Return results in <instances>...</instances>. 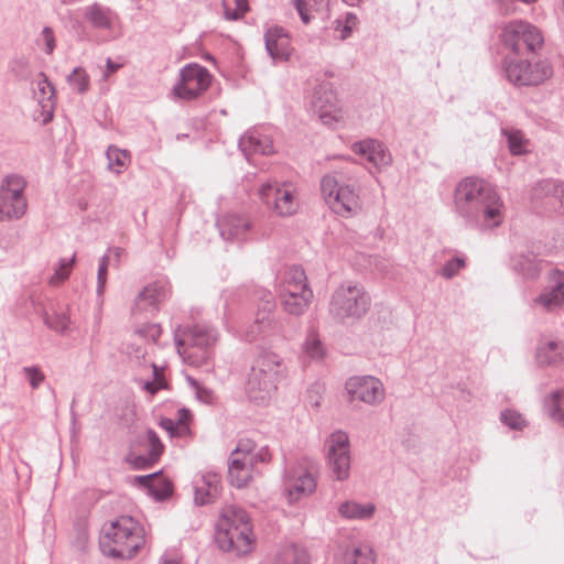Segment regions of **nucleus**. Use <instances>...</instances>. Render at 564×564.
<instances>
[{
  "mask_svg": "<svg viewBox=\"0 0 564 564\" xmlns=\"http://www.w3.org/2000/svg\"><path fill=\"white\" fill-rule=\"evenodd\" d=\"M325 393V386L321 382L312 383L305 391L304 402L313 409H319Z\"/></svg>",
  "mask_w": 564,
  "mask_h": 564,
  "instance_id": "nucleus-49",
  "label": "nucleus"
},
{
  "mask_svg": "<svg viewBox=\"0 0 564 564\" xmlns=\"http://www.w3.org/2000/svg\"><path fill=\"white\" fill-rule=\"evenodd\" d=\"M258 195L267 209L281 218L294 216L301 206L299 188L291 181L268 180L259 187Z\"/></svg>",
  "mask_w": 564,
  "mask_h": 564,
  "instance_id": "nucleus-8",
  "label": "nucleus"
},
{
  "mask_svg": "<svg viewBox=\"0 0 564 564\" xmlns=\"http://www.w3.org/2000/svg\"><path fill=\"white\" fill-rule=\"evenodd\" d=\"M175 345L180 356L188 365L199 367L213 356L217 343V332L208 325H194L175 330Z\"/></svg>",
  "mask_w": 564,
  "mask_h": 564,
  "instance_id": "nucleus-7",
  "label": "nucleus"
},
{
  "mask_svg": "<svg viewBox=\"0 0 564 564\" xmlns=\"http://www.w3.org/2000/svg\"><path fill=\"white\" fill-rule=\"evenodd\" d=\"M212 74L197 63L186 64L180 70L173 94L184 100H193L202 96L212 84Z\"/></svg>",
  "mask_w": 564,
  "mask_h": 564,
  "instance_id": "nucleus-16",
  "label": "nucleus"
},
{
  "mask_svg": "<svg viewBox=\"0 0 564 564\" xmlns=\"http://www.w3.org/2000/svg\"><path fill=\"white\" fill-rule=\"evenodd\" d=\"M45 325L54 332L65 333L69 328L70 319L65 312L44 311L42 313Z\"/></svg>",
  "mask_w": 564,
  "mask_h": 564,
  "instance_id": "nucleus-45",
  "label": "nucleus"
},
{
  "mask_svg": "<svg viewBox=\"0 0 564 564\" xmlns=\"http://www.w3.org/2000/svg\"><path fill=\"white\" fill-rule=\"evenodd\" d=\"M456 214L470 227L488 230L500 227L506 217V206L497 188L478 177H465L454 192Z\"/></svg>",
  "mask_w": 564,
  "mask_h": 564,
  "instance_id": "nucleus-1",
  "label": "nucleus"
},
{
  "mask_svg": "<svg viewBox=\"0 0 564 564\" xmlns=\"http://www.w3.org/2000/svg\"><path fill=\"white\" fill-rule=\"evenodd\" d=\"M346 564H376L373 549L366 543L347 549L344 553Z\"/></svg>",
  "mask_w": 564,
  "mask_h": 564,
  "instance_id": "nucleus-37",
  "label": "nucleus"
},
{
  "mask_svg": "<svg viewBox=\"0 0 564 564\" xmlns=\"http://www.w3.org/2000/svg\"><path fill=\"white\" fill-rule=\"evenodd\" d=\"M141 445L147 453L130 454L128 460L135 469H147L153 466L161 457L164 446L156 433L148 430L141 437Z\"/></svg>",
  "mask_w": 564,
  "mask_h": 564,
  "instance_id": "nucleus-25",
  "label": "nucleus"
},
{
  "mask_svg": "<svg viewBox=\"0 0 564 564\" xmlns=\"http://www.w3.org/2000/svg\"><path fill=\"white\" fill-rule=\"evenodd\" d=\"M221 2L226 20H240L249 11L248 0H223Z\"/></svg>",
  "mask_w": 564,
  "mask_h": 564,
  "instance_id": "nucleus-46",
  "label": "nucleus"
},
{
  "mask_svg": "<svg viewBox=\"0 0 564 564\" xmlns=\"http://www.w3.org/2000/svg\"><path fill=\"white\" fill-rule=\"evenodd\" d=\"M220 475L215 471L202 474L195 481V502L203 506L213 502L219 494Z\"/></svg>",
  "mask_w": 564,
  "mask_h": 564,
  "instance_id": "nucleus-29",
  "label": "nucleus"
},
{
  "mask_svg": "<svg viewBox=\"0 0 564 564\" xmlns=\"http://www.w3.org/2000/svg\"><path fill=\"white\" fill-rule=\"evenodd\" d=\"M276 286H308L305 271L299 265H292L285 269L278 278Z\"/></svg>",
  "mask_w": 564,
  "mask_h": 564,
  "instance_id": "nucleus-41",
  "label": "nucleus"
},
{
  "mask_svg": "<svg viewBox=\"0 0 564 564\" xmlns=\"http://www.w3.org/2000/svg\"><path fill=\"white\" fill-rule=\"evenodd\" d=\"M345 392L350 402L359 401L376 406L383 402L386 388L382 381L373 376H352L345 382Z\"/></svg>",
  "mask_w": 564,
  "mask_h": 564,
  "instance_id": "nucleus-18",
  "label": "nucleus"
},
{
  "mask_svg": "<svg viewBox=\"0 0 564 564\" xmlns=\"http://www.w3.org/2000/svg\"><path fill=\"white\" fill-rule=\"evenodd\" d=\"M122 65L119 63H115L111 58H108L106 62V68L102 73V79L108 80V78L115 74Z\"/></svg>",
  "mask_w": 564,
  "mask_h": 564,
  "instance_id": "nucleus-58",
  "label": "nucleus"
},
{
  "mask_svg": "<svg viewBox=\"0 0 564 564\" xmlns=\"http://www.w3.org/2000/svg\"><path fill=\"white\" fill-rule=\"evenodd\" d=\"M536 360L542 366H554L564 362V343L549 340L536 348Z\"/></svg>",
  "mask_w": 564,
  "mask_h": 564,
  "instance_id": "nucleus-32",
  "label": "nucleus"
},
{
  "mask_svg": "<svg viewBox=\"0 0 564 564\" xmlns=\"http://www.w3.org/2000/svg\"><path fill=\"white\" fill-rule=\"evenodd\" d=\"M503 135L507 138L508 147L513 155H521L530 151V140L521 130L503 128Z\"/></svg>",
  "mask_w": 564,
  "mask_h": 564,
  "instance_id": "nucleus-38",
  "label": "nucleus"
},
{
  "mask_svg": "<svg viewBox=\"0 0 564 564\" xmlns=\"http://www.w3.org/2000/svg\"><path fill=\"white\" fill-rule=\"evenodd\" d=\"M343 1H344L345 3H347L348 6L354 7V6L359 4V2H360L361 0H343Z\"/></svg>",
  "mask_w": 564,
  "mask_h": 564,
  "instance_id": "nucleus-60",
  "label": "nucleus"
},
{
  "mask_svg": "<svg viewBox=\"0 0 564 564\" xmlns=\"http://www.w3.org/2000/svg\"><path fill=\"white\" fill-rule=\"evenodd\" d=\"M351 151L371 166L380 170L392 163L388 147L378 139L367 138L350 145Z\"/></svg>",
  "mask_w": 564,
  "mask_h": 564,
  "instance_id": "nucleus-22",
  "label": "nucleus"
},
{
  "mask_svg": "<svg viewBox=\"0 0 564 564\" xmlns=\"http://www.w3.org/2000/svg\"><path fill=\"white\" fill-rule=\"evenodd\" d=\"M225 306H226V315L228 314V306H229V303H228V300H226V303H225Z\"/></svg>",
  "mask_w": 564,
  "mask_h": 564,
  "instance_id": "nucleus-62",
  "label": "nucleus"
},
{
  "mask_svg": "<svg viewBox=\"0 0 564 564\" xmlns=\"http://www.w3.org/2000/svg\"><path fill=\"white\" fill-rule=\"evenodd\" d=\"M218 546L238 556L250 553L254 547V535L248 513L236 506L223 510L215 534Z\"/></svg>",
  "mask_w": 564,
  "mask_h": 564,
  "instance_id": "nucleus-3",
  "label": "nucleus"
},
{
  "mask_svg": "<svg viewBox=\"0 0 564 564\" xmlns=\"http://www.w3.org/2000/svg\"><path fill=\"white\" fill-rule=\"evenodd\" d=\"M310 109L321 122L330 128L344 124L346 111L340 106L337 94L330 83L324 82L315 86L310 97Z\"/></svg>",
  "mask_w": 564,
  "mask_h": 564,
  "instance_id": "nucleus-13",
  "label": "nucleus"
},
{
  "mask_svg": "<svg viewBox=\"0 0 564 564\" xmlns=\"http://www.w3.org/2000/svg\"><path fill=\"white\" fill-rule=\"evenodd\" d=\"M321 192L329 208L341 217H351L361 210L359 194L351 185L340 184L334 175L322 178Z\"/></svg>",
  "mask_w": 564,
  "mask_h": 564,
  "instance_id": "nucleus-11",
  "label": "nucleus"
},
{
  "mask_svg": "<svg viewBox=\"0 0 564 564\" xmlns=\"http://www.w3.org/2000/svg\"><path fill=\"white\" fill-rule=\"evenodd\" d=\"M106 155L108 159V169L116 174H121L130 163L129 152L115 145L108 148Z\"/></svg>",
  "mask_w": 564,
  "mask_h": 564,
  "instance_id": "nucleus-43",
  "label": "nucleus"
},
{
  "mask_svg": "<svg viewBox=\"0 0 564 564\" xmlns=\"http://www.w3.org/2000/svg\"><path fill=\"white\" fill-rule=\"evenodd\" d=\"M316 489V479L304 464L288 465L283 476V495L290 505L308 496Z\"/></svg>",
  "mask_w": 564,
  "mask_h": 564,
  "instance_id": "nucleus-17",
  "label": "nucleus"
},
{
  "mask_svg": "<svg viewBox=\"0 0 564 564\" xmlns=\"http://www.w3.org/2000/svg\"><path fill=\"white\" fill-rule=\"evenodd\" d=\"M151 366L153 368V380L144 382L143 389L150 394H155L159 390L166 387V381L163 376L164 368L155 364Z\"/></svg>",
  "mask_w": 564,
  "mask_h": 564,
  "instance_id": "nucleus-50",
  "label": "nucleus"
},
{
  "mask_svg": "<svg viewBox=\"0 0 564 564\" xmlns=\"http://www.w3.org/2000/svg\"><path fill=\"white\" fill-rule=\"evenodd\" d=\"M371 297L365 288L357 282H345L338 285L330 295L329 316L340 324H354L369 311Z\"/></svg>",
  "mask_w": 564,
  "mask_h": 564,
  "instance_id": "nucleus-5",
  "label": "nucleus"
},
{
  "mask_svg": "<svg viewBox=\"0 0 564 564\" xmlns=\"http://www.w3.org/2000/svg\"><path fill=\"white\" fill-rule=\"evenodd\" d=\"M85 21L96 30L112 31L118 22V15L108 7L93 3L79 10Z\"/></svg>",
  "mask_w": 564,
  "mask_h": 564,
  "instance_id": "nucleus-28",
  "label": "nucleus"
},
{
  "mask_svg": "<svg viewBox=\"0 0 564 564\" xmlns=\"http://www.w3.org/2000/svg\"><path fill=\"white\" fill-rule=\"evenodd\" d=\"M359 20L352 12H346L333 22L335 36L340 41L349 39L357 29Z\"/></svg>",
  "mask_w": 564,
  "mask_h": 564,
  "instance_id": "nucleus-39",
  "label": "nucleus"
},
{
  "mask_svg": "<svg viewBox=\"0 0 564 564\" xmlns=\"http://www.w3.org/2000/svg\"><path fill=\"white\" fill-rule=\"evenodd\" d=\"M326 355V349L317 332L310 329L302 344L301 358L308 361H321Z\"/></svg>",
  "mask_w": 564,
  "mask_h": 564,
  "instance_id": "nucleus-34",
  "label": "nucleus"
},
{
  "mask_svg": "<svg viewBox=\"0 0 564 564\" xmlns=\"http://www.w3.org/2000/svg\"><path fill=\"white\" fill-rule=\"evenodd\" d=\"M192 413L189 410L182 408L177 411L176 420L162 419L160 426L164 429L172 437L187 438L191 436Z\"/></svg>",
  "mask_w": 564,
  "mask_h": 564,
  "instance_id": "nucleus-31",
  "label": "nucleus"
},
{
  "mask_svg": "<svg viewBox=\"0 0 564 564\" xmlns=\"http://www.w3.org/2000/svg\"><path fill=\"white\" fill-rule=\"evenodd\" d=\"M274 564H310V557L305 549L291 544L279 552Z\"/></svg>",
  "mask_w": 564,
  "mask_h": 564,
  "instance_id": "nucleus-40",
  "label": "nucleus"
},
{
  "mask_svg": "<svg viewBox=\"0 0 564 564\" xmlns=\"http://www.w3.org/2000/svg\"><path fill=\"white\" fill-rule=\"evenodd\" d=\"M99 544L106 556L131 558L144 544L143 530L132 517L121 516L102 527Z\"/></svg>",
  "mask_w": 564,
  "mask_h": 564,
  "instance_id": "nucleus-4",
  "label": "nucleus"
},
{
  "mask_svg": "<svg viewBox=\"0 0 564 564\" xmlns=\"http://www.w3.org/2000/svg\"><path fill=\"white\" fill-rule=\"evenodd\" d=\"M538 188L564 209V183L556 180H544L539 183Z\"/></svg>",
  "mask_w": 564,
  "mask_h": 564,
  "instance_id": "nucleus-44",
  "label": "nucleus"
},
{
  "mask_svg": "<svg viewBox=\"0 0 564 564\" xmlns=\"http://www.w3.org/2000/svg\"><path fill=\"white\" fill-rule=\"evenodd\" d=\"M133 482L147 488L149 495L155 500H163L170 497L173 491L172 482L162 473L135 476Z\"/></svg>",
  "mask_w": 564,
  "mask_h": 564,
  "instance_id": "nucleus-30",
  "label": "nucleus"
},
{
  "mask_svg": "<svg viewBox=\"0 0 564 564\" xmlns=\"http://www.w3.org/2000/svg\"><path fill=\"white\" fill-rule=\"evenodd\" d=\"M37 44L48 55H51L54 52V50L56 47V39H55V34H54V31L52 28H50V26L43 28V30L37 39Z\"/></svg>",
  "mask_w": 564,
  "mask_h": 564,
  "instance_id": "nucleus-53",
  "label": "nucleus"
},
{
  "mask_svg": "<svg viewBox=\"0 0 564 564\" xmlns=\"http://www.w3.org/2000/svg\"><path fill=\"white\" fill-rule=\"evenodd\" d=\"M286 372L283 357L272 350H262L256 357L246 380L245 390L249 400L258 405L268 404Z\"/></svg>",
  "mask_w": 564,
  "mask_h": 564,
  "instance_id": "nucleus-2",
  "label": "nucleus"
},
{
  "mask_svg": "<svg viewBox=\"0 0 564 564\" xmlns=\"http://www.w3.org/2000/svg\"><path fill=\"white\" fill-rule=\"evenodd\" d=\"M503 70L507 79L514 86H539L553 76V66L547 59L531 62L528 59L505 58Z\"/></svg>",
  "mask_w": 564,
  "mask_h": 564,
  "instance_id": "nucleus-10",
  "label": "nucleus"
},
{
  "mask_svg": "<svg viewBox=\"0 0 564 564\" xmlns=\"http://www.w3.org/2000/svg\"><path fill=\"white\" fill-rule=\"evenodd\" d=\"M159 564H181V558L176 552H165L160 561Z\"/></svg>",
  "mask_w": 564,
  "mask_h": 564,
  "instance_id": "nucleus-59",
  "label": "nucleus"
},
{
  "mask_svg": "<svg viewBox=\"0 0 564 564\" xmlns=\"http://www.w3.org/2000/svg\"><path fill=\"white\" fill-rule=\"evenodd\" d=\"M134 334L143 340L151 341V343H158L162 329L159 324H144L141 326L135 327Z\"/></svg>",
  "mask_w": 564,
  "mask_h": 564,
  "instance_id": "nucleus-51",
  "label": "nucleus"
},
{
  "mask_svg": "<svg viewBox=\"0 0 564 564\" xmlns=\"http://www.w3.org/2000/svg\"><path fill=\"white\" fill-rule=\"evenodd\" d=\"M239 147L246 155L260 153L271 154L274 152L273 141L269 128H254L245 133L239 140Z\"/></svg>",
  "mask_w": 564,
  "mask_h": 564,
  "instance_id": "nucleus-27",
  "label": "nucleus"
},
{
  "mask_svg": "<svg viewBox=\"0 0 564 564\" xmlns=\"http://www.w3.org/2000/svg\"><path fill=\"white\" fill-rule=\"evenodd\" d=\"M501 422L512 430H522L527 425L524 417L517 411L506 410L500 415Z\"/></svg>",
  "mask_w": 564,
  "mask_h": 564,
  "instance_id": "nucleus-52",
  "label": "nucleus"
},
{
  "mask_svg": "<svg viewBox=\"0 0 564 564\" xmlns=\"http://www.w3.org/2000/svg\"><path fill=\"white\" fill-rule=\"evenodd\" d=\"M191 383L196 389L197 398L204 402H209L212 400V391L200 387L196 381L191 380Z\"/></svg>",
  "mask_w": 564,
  "mask_h": 564,
  "instance_id": "nucleus-57",
  "label": "nucleus"
},
{
  "mask_svg": "<svg viewBox=\"0 0 564 564\" xmlns=\"http://www.w3.org/2000/svg\"><path fill=\"white\" fill-rule=\"evenodd\" d=\"M375 511L373 503H359L354 500L345 501L338 507L339 514L347 520H368L373 517Z\"/></svg>",
  "mask_w": 564,
  "mask_h": 564,
  "instance_id": "nucleus-33",
  "label": "nucleus"
},
{
  "mask_svg": "<svg viewBox=\"0 0 564 564\" xmlns=\"http://www.w3.org/2000/svg\"><path fill=\"white\" fill-rule=\"evenodd\" d=\"M24 177L10 174L0 183V223L21 219L28 210Z\"/></svg>",
  "mask_w": 564,
  "mask_h": 564,
  "instance_id": "nucleus-12",
  "label": "nucleus"
},
{
  "mask_svg": "<svg viewBox=\"0 0 564 564\" xmlns=\"http://www.w3.org/2000/svg\"><path fill=\"white\" fill-rule=\"evenodd\" d=\"M22 371L33 389H37L45 380L44 373L36 366L24 367Z\"/></svg>",
  "mask_w": 564,
  "mask_h": 564,
  "instance_id": "nucleus-55",
  "label": "nucleus"
},
{
  "mask_svg": "<svg viewBox=\"0 0 564 564\" xmlns=\"http://www.w3.org/2000/svg\"><path fill=\"white\" fill-rule=\"evenodd\" d=\"M327 465L333 477L338 481L350 476L351 449L349 436L345 431L337 430L329 434L324 445Z\"/></svg>",
  "mask_w": 564,
  "mask_h": 564,
  "instance_id": "nucleus-14",
  "label": "nucleus"
},
{
  "mask_svg": "<svg viewBox=\"0 0 564 564\" xmlns=\"http://www.w3.org/2000/svg\"><path fill=\"white\" fill-rule=\"evenodd\" d=\"M503 45L516 54L524 50L531 53L539 51L544 43L540 30L523 21H512L508 23L500 34Z\"/></svg>",
  "mask_w": 564,
  "mask_h": 564,
  "instance_id": "nucleus-15",
  "label": "nucleus"
},
{
  "mask_svg": "<svg viewBox=\"0 0 564 564\" xmlns=\"http://www.w3.org/2000/svg\"><path fill=\"white\" fill-rule=\"evenodd\" d=\"M238 295L239 297L247 296L258 303L254 323L241 336L246 340L252 341L259 336L271 334L276 328V321L273 315L275 302L272 293L267 289L253 285L239 290Z\"/></svg>",
  "mask_w": 564,
  "mask_h": 564,
  "instance_id": "nucleus-9",
  "label": "nucleus"
},
{
  "mask_svg": "<svg viewBox=\"0 0 564 564\" xmlns=\"http://www.w3.org/2000/svg\"><path fill=\"white\" fill-rule=\"evenodd\" d=\"M66 80L69 87L77 94H85L89 89L90 77L83 67H75Z\"/></svg>",
  "mask_w": 564,
  "mask_h": 564,
  "instance_id": "nucleus-47",
  "label": "nucleus"
},
{
  "mask_svg": "<svg viewBox=\"0 0 564 564\" xmlns=\"http://www.w3.org/2000/svg\"><path fill=\"white\" fill-rule=\"evenodd\" d=\"M546 280L545 289L533 300L532 306L552 312L564 305V271L553 269L547 273Z\"/></svg>",
  "mask_w": 564,
  "mask_h": 564,
  "instance_id": "nucleus-20",
  "label": "nucleus"
},
{
  "mask_svg": "<svg viewBox=\"0 0 564 564\" xmlns=\"http://www.w3.org/2000/svg\"><path fill=\"white\" fill-rule=\"evenodd\" d=\"M465 267V259L463 257H456L445 262L441 270L442 276L445 279H452L455 276L460 269Z\"/></svg>",
  "mask_w": 564,
  "mask_h": 564,
  "instance_id": "nucleus-54",
  "label": "nucleus"
},
{
  "mask_svg": "<svg viewBox=\"0 0 564 564\" xmlns=\"http://www.w3.org/2000/svg\"><path fill=\"white\" fill-rule=\"evenodd\" d=\"M170 294L171 286L165 278L149 283L135 297L132 314L153 315L170 297Z\"/></svg>",
  "mask_w": 564,
  "mask_h": 564,
  "instance_id": "nucleus-19",
  "label": "nucleus"
},
{
  "mask_svg": "<svg viewBox=\"0 0 564 564\" xmlns=\"http://www.w3.org/2000/svg\"><path fill=\"white\" fill-rule=\"evenodd\" d=\"M33 85V97L41 108L42 120L47 122L52 120L56 105L55 88L43 73L36 75Z\"/></svg>",
  "mask_w": 564,
  "mask_h": 564,
  "instance_id": "nucleus-26",
  "label": "nucleus"
},
{
  "mask_svg": "<svg viewBox=\"0 0 564 564\" xmlns=\"http://www.w3.org/2000/svg\"><path fill=\"white\" fill-rule=\"evenodd\" d=\"M109 265V257L104 256L99 261L98 274H97V292L101 294L104 292L106 281H107V272Z\"/></svg>",
  "mask_w": 564,
  "mask_h": 564,
  "instance_id": "nucleus-56",
  "label": "nucleus"
},
{
  "mask_svg": "<svg viewBox=\"0 0 564 564\" xmlns=\"http://www.w3.org/2000/svg\"><path fill=\"white\" fill-rule=\"evenodd\" d=\"M76 256L72 258H61L53 264V274L48 278V284L57 286L64 283L70 275Z\"/></svg>",
  "mask_w": 564,
  "mask_h": 564,
  "instance_id": "nucleus-42",
  "label": "nucleus"
},
{
  "mask_svg": "<svg viewBox=\"0 0 564 564\" xmlns=\"http://www.w3.org/2000/svg\"><path fill=\"white\" fill-rule=\"evenodd\" d=\"M294 7L304 24L311 22L310 11H318L327 6V0H293Z\"/></svg>",
  "mask_w": 564,
  "mask_h": 564,
  "instance_id": "nucleus-48",
  "label": "nucleus"
},
{
  "mask_svg": "<svg viewBox=\"0 0 564 564\" xmlns=\"http://www.w3.org/2000/svg\"><path fill=\"white\" fill-rule=\"evenodd\" d=\"M281 306L288 314L302 315L308 307L313 292L308 286H275Z\"/></svg>",
  "mask_w": 564,
  "mask_h": 564,
  "instance_id": "nucleus-24",
  "label": "nucleus"
},
{
  "mask_svg": "<svg viewBox=\"0 0 564 564\" xmlns=\"http://www.w3.org/2000/svg\"><path fill=\"white\" fill-rule=\"evenodd\" d=\"M514 270L529 279H534L541 271V261L533 253L519 254L512 258Z\"/></svg>",
  "mask_w": 564,
  "mask_h": 564,
  "instance_id": "nucleus-36",
  "label": "nucleus"
},
{
  "mask_svg": "<svg viewBox=\"0 0 564 564\" xmlns=\"http://www.w3.org/2000/svg\"><path fill=\"white\" fill-rule=\"evenodd\" d=\"M217 226L223 239L228 241H247L253 235V224L245 215H225L217 220Z\"/></svg>",
  "mask_w": 564,
  "mask_h": 564,
  "instance_id": "nucleus-23",
  "label": "nucleus"
},
{
  "mask_svg": "<svg viewBox=\"0 0 564 564\" xmlns=\"http://www.w3.org/2000/svg\"><path fill=\"white\" fill-rule=\"evenodd\" d=\"M543 404L545 413L554 422L564 424V387L547 394Z\"/></svg>",
  "mask_w": 564,
  "mask_h": 564,
  "instance_id": "nucleus-35",
  "label": "nucleus"
},
{
  "mask_svg": "<svg viewBox=\"0 0 564 564\" xmlns=\"http://www.w3.org/2000/svg\"><path fill=\"white\" fill-rule=\"evenodd\" d=\"M271 460L268 446H258L250 438H241L228 460V479L236 488L246 487L253 478L258 464Z\"/></svg>",
  "mask_w": 564,
  "mask_h": 564,
  "instance_id": "nucleus-6",
  "label": "nucleus"
},
{
  "mask_svg": "<svg viewBox=\"0 0 564 564\" xmlns=\"http://www.w3.org/2000/svg\"><path fill=\"white\" fill-rule=\"evenodd\" d=\"M264 44L265 51L274 64L290 61L294 53L289 31L279 25L269 26L264 31Z\"/></svg>",
  "mask_w": 564,
  "mask_h": 564,
  "instance_id": "nucleus-21",
  "label": "nucleus"
},
{
  "mask_svg": "<svg viewBox=\"0 0 564 564\" xmlns=\"http://www.w3.org/2000/svg\"><path fill=\"white\" fill-rule=\"evenodd\" d=\"M520 1L525 4H532V3H535L538 0H520Z\"/></svg>",
  "mask_w": 564,
  "mask_h": 564,
  "instance_id": "nucleus-61",
  "label": "nucleus"
}]
</instances>
